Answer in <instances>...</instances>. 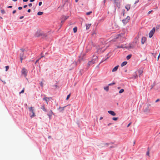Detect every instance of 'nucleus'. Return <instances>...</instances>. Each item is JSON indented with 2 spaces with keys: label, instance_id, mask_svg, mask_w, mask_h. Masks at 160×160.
Returning a JSON list of instances; mask_svg holds the SVG:
<instances>
[{
  "label": "nucleus",
  "instance_id": "obj_1",
  "mask_svg": "<svg viewBox=\"0 0 160 160\" xmlns=\"http://www.w3.org/2000/svg\"><path fill=\"white\" fill-rule=\"evenodd\" d=\"M150 104L147 105L143 109V112L146 114H148L150 113Z\"/></svg>",
  "mask_w": 160,
  "mask_h": 160
},
{
  "label": "nucleus",
  "instance_id": "obj_2",
  "mask_svg": "<svg viewBox=\"0 0 160 160\" xmlns=\"http://www.w3.org/2000/svg\"><path fill=\"white\" fill-rule=\"evenodd\" d=\"M97 58L98 57L97 56L93 55L92 60L88 62V66H89L94 63Z\"/></svg>",
  "mask_w": 160,
  "mask_h": 160
},
{
  "label": "nucleus",
  "instance_id": "obj_3",
  "mask_svg": "<svg viewBox=\"0 0 160 160\" xmlns=\"http://www.w3.org/2000/svg\"><path fill=\"white\" fill-rule=\"evenodd\" d=\"M29 111L32 113V114L31 115L30 117L31 118L36 116L34 112V107H31L28 108Z\"/></svg>",
  "mask_w": 160,
  "mask_h": 160
},
{
  "label": "nucleus",
  "instance_id": "obj_4",
  "mask_svg": "<svg viewBox=\"0 0 160 160\" xmlns=\"http://www.w3.org/2000/svg\"><path fill=\"white\" fill-rule=\"evenodd\" d=\"M130 19V17L128 16L126 18L123 19L122 22L124 24H126L129 22Z\"/></svg>",
  "mask_w": 160,
  "mask_h": 160
},
{
  "label": "nucleus",
  "instance_id": "obj_5",
  "mask_svg": "<svg viewBox=\"0 0 160 160\" xmlns=\"http://www.w3.org/2000/svg\"><path fill=\"white\" fill-rule=\"evenodd\" d=\"M155 31V28H153L152 29L150 32L149 33V36L150 38H151L153 36Z\"/></svg>",
  "mask_w": 160,
  "mask_h": 160
},
{
  "label": "nucleus",
  "instance_id": "obj_6",
  "mask_svg": "<svg viewBox=\"0 0 160 160\" xmlns=\"http://www.w3.org/2000/svg\"><path fill=\"white\" fill-rule=\"evenodd\" d=\"M115 3L116 4L117 6L119 8L120 7V3L119 0H114Z\"/></svg>",
  "mask_w": 160,
  "mask_h": 160
},
{
  "label": "nucleus",
  "instance_id": "obj_7",
  "mask_svg": "<svg viewBox=\"0 0 160 160\" xmlns=\"http://www.w3.org/2000/svg\"><path fill=\"white\" fill-rule=\"evenodd\" d=\"M22 74L24 75L25 76H26L27 75V71L26 70V69L24 68H22Z\"/></svg>",
  "mask_w": 160,
  "mask_h": 160
},
{
  "label": "nucleus",
  "instance_id": "obj_8",
  "mask_svg": "<svg viewBox=\"0 0 160 160\" xmlns=\"http://www.w3.org/2000/svg\"><path fill=\"white\" fill-rule=\"evenodd\" d=\"M53 114V113L52 111L50 110V111L49 112V113L47 114V115L49 116V118H51V117L52 116Z\"/></svg>",
  "mask_w": 160,
  "mask_h": 160
},
{
  "label": "nucleus",
  "instance_id": "obj_9",
  "mask_svg": "<svg viewBox=\"0 0 160 160\" xmlns=\"http://www.w3.org/2000/svg\"><path fill=\"white\" fill-rule=\"evenodd\" d=\"M108 112L113 116H115L116 115L115 112L112 111H108Z\"/></svg>",
  "mask_w": 160,
  "mask_h": 160
},
{
  "label": "nucleus",
  "instance_id": "obj_10",
  "mask_svg": "<svg viewBox=\"0 0 160 160\" xmlns=\"http://www.w3.org/2000/svg\"><path fill=\"white\" fill-rule=\"evenodd\" d=\"M146 38L145 37H143L142 38V40H141V43H142V44H143L144 42H145L146 41Z\"/></svg>",
  "mask_w": 160,
  "mask_h": 160
},
{
  "label": "nucleus",
  "instance_id": "obj_11",
  "mask_svg": "<svg viewBox=\"0 0 160 160\" xmlns=\"http://www.w3.org/2000/svg\"><path fill=\"white\" fill-rule=\"evenodd\" d=\"M130 7L131 5L129 4H128L126 5L125 6V8L127 9V10L128 11L130 10Z\"/></svg>",
  "mask_w": 160,
  "mask_h": 160
},
{
  "label": "nucleus",
  "instance_id": "obj_12",
  "mask_svg": "<svg viewBox=\"0 0 160 160\" xmlns=\"http://www.w3.org/2000/svg\"><path fill=\"white\" fill-rule=\"evenodd\" d=\"M50 99H51V98H48L46 97H45L43 99L45 100L47 104H48V102H49Z\"/></svg>",
  "mask_w": 160,
  "mask_h": 160
},
{
  "label": "nucleus",
  "instance_id": "obj_13",
  "mask_svg": "<svg viewBox=\"0 0 160 160\" xmlns=\"http://www.w3.org/2000/svg\"><path fill=\"white\" fill-rule=\"evenodd\" d=\"M91 23H88V24H86V29L87 30H88L90 28V27H91Z\"/></svg>",
  "mask_w": 160,
  "mask_h": 160
},
{
  "label": "nucleus",
  "instance_id": "obj_14",
  "mask_svg": "<svg viewBox=\"0 0 160 160\" xmlns=\"http://www.w3.org/2000/svg\"><path fill=\"white\" fill-rule=\"evenodd\" d=\"M23 55H24V53L23 52H22V53H21L20 54V59L21 62H22V61L23 60Z\"/></svg>",
  "mask_w": 160,
  "mask_h": 160
},
{
  "label": "nucleus",
  "instance_id": "obj_15",
  "mask_svg": "<svg viewBox=\"0 0 160 160\" xmlns=\"http://www.w3.org/2000/svg\"><path fill=\"white\" fill-rule=\"evenodd\" d=\"M118 67H119V66L118 65L116 67H115L112 70V72H115L116 71L118 68Z\"/></svg>",
  "mask_w": 160,
  "mask_h": 160
},
{
  "label": "nucleus",
  "instance_id": "obj_16",
  "mask_svg": "<svg viewBox=\"0 0 160 160\" xmlns=\"http://www.w3.org/2000/svg\"><path fill=\"white\" fill-rule=\"evenodd\" d=\"M66 107V106H65L64 107H59L58 108V109L60 110V111L61 112L62 111L64 110V108Z\"/></svg>",
  "mask_w": 160,
  "mask_h": 160
},
{
  "label": "nucleus",
  "instance_id": "obj_17",
  "mask_svg": "<svg viewBox=\"0 0 160 160\" xmlns=\"http://www.w3.org/2000/svg\"><path fill=\"white\" fill-rule=\"evenodd\" d=\"M138 72L139 73V77H140L141 75L143 73V71L142 70H139L138 71Z\"/></svg>",
  "mask_w": 160,
  "mask_h": 160
},
{
  "label": "nucleus",
  "instance_id": "obj_18",
  "mask_svg": "<svg viewBox=\"0 0 160 160\" xmlns=\"http://www.w3.org/2000/svg\"><path fill=\"white\" fill-rule=\"evenodd\" d=\"M127 62L125 61V62H122V64H121V66L122 67L126 65L127 64Z\"/></svg>",
  "mask_w": 160,
  "mask_h": 160
},
{
  "label": "nucleus",
  "instance_id": "obj_19",
  "mask_svg": "<svg viewBox=\"0 0 160 160\" xmlns=\"http://www.w3.org/2000/svg\"><path fill=\"white\" fill-rule=\"evenodd\" d=\"M41 108L44 111L46 112V110L44 106L43 105L41 106Z\"/></svg>",
  "mask_w": 160,
  "mask_h": 160
},
{
  "label": "nucleus",
  "instance_id": "obj_20",
  "mask_svg": "<svg viewBox=\"0 0 160 160\" xmlns=\"http://www.w3.org/2000/svg\"><path fill=\"white\" fill-rule=\"evenodd\" d=\"M73 32L74 33L76 32L77 31V27H75L73 28Z\"/></svg>",
  "mask_w": 160,
  "mask_h": 160
},
{
  "label": "nucleus",
  "instance_id": "obj_21",
  "mask_svg": "<svg viewBox=\"0 0 160 160\" xmlns=\"http://www.w3.org/2000/svg\"><path fill=\"white\" fill-rule=\"evenodd\" d=\"M68 17L63 16L62 17V19H63L64 20H65L67 19L68 18Z\"/></svg>",
  "mask_w": 160,
  "mask_h": 160
},
{
  "label": "nucleus",
  "instance_id": "obj_22",
  "mask_svg": "<svg viewBox=\"0 0 160 160\" xmlns=\"http://www.w3.org/2000/svg\"><path fill=\"white\" fill-rule=\"evenodd\" d=\"M132 55H129L127 56L126 58L127 60H129L131 57Z\"/></svg>",
  "mask_w": 160,
  "mask_h": 160
},
{
  "label": "nucleus",
  "instance_id": "obj_23",
  "mask_svg": "<svg viewBox=\"0 0 160 160\" xmlns=\"http://www.w3.org/2000/svg\"><path fill=\"white\" fill-rule=\"evenodd\" d=\"M138 38H135V41H134L133 43H135V44H136L137 43V42H138Z\"/></svg>",
  "mask_w": 160,
  "mask_h": 160
},
{
  "label": "nucleus",
  "instance_id": "obj_24",
  "mask_svg": "<svg viewBox=\"0 0 160 160\" xmlns=\"http://www.w3.org/2000/svg\"><path fill=\"white\" fill-rule=\"evenodd\" d=\"M43 13V12H38L37 14L38 15H42Z\"/></svg>",
  "mask_w": 160,
  "mask_h": 160
},
{
  "label": "nucleus",
  "instance_id": "obj_25",
  "mask_svg": "<svg viewBox=\"0 0 160 160\" xmlns=\"http://www.w3.org/2000/svg\"><path fill=\"white\" fill-rule=\"evenodd\" d=\"M104 90L106 91H108V90L109 88L108 86L104 87Z\"/></svg>",
  "mask_w": 160,
  "mask_h": 160
},
{
  "label": "nucleus",
  "instance_id": "obj_26",
  "mask_svg": "<svg viewBox=\"0 0 160 160\" xmlns=\"http://www.w3.org/2000/svg\"><path fill=\"white\" fill-rule=\"evenodd\" d=\"M149 151H150V150L149 149V148H148V151L147 152L146 154H147V155L148 156H149Z\"/></svg>",
  "mask_w": 160,
  "mask_h": 160
},
{
  "label": "nucleus",
  "instance_id": "obj_27",
  "mask_svg": "<svg viewBox=\"0 0 160 160\" xmlns=\"http://www.w3.org/2000/svg\"><path fill=\"white\" fill-rule=\"evenodd\" d=\"M1 13H2V14H4L5 13V12L3 9H2L1 10Z\"/></svg>",
  "mask_w": 160,
  "mask_h": 160
},
{
  "label": "nucleus",
  "instance_id": "obj_28",
  "mask_svg": "<svg viewBox=\"0 0 160 160\" xmlns=\"http://www.w3.org/2000/svg\"><path fill=\"white\" fill-rule=\"evenodd\" d=\"M124 91V90L123 89H121L119 91V93H122Z\"/></svg>",
  "mask_w": 160,
  "mask_h": 160
},
{
  "label": "nucleus",
  "instance_id": "obj_29",
  "mask_svg": "<svg viewBox=\"0 0 160 160\" xmlns=\"http://www.w3.org/2000/svg\"><path fill=\"white\" fill-rule=\"evenodd\" d=\"M92 13V11H90L89 12H87L86 13V14L87 15H89L91 13Z\"/></svg>",
  "mask_w": 160,
  "mask_h": 160
},
{
  "label": "nucleus",
  "instance_id": "obj_30",
  "mask_svg": "<svg viewBox=\"0 0 160 160\" xmlns=\"http://www.w3.org/2000/svg\"><path fill=\"white\" fill-rule=\"evenodd\" d=\"M25 88H24L22 90V91L19 92V94H21V93H23L24 92Z\"/></svg>",
  "mask_w": 160,
  "mask_h": 160
},
{
  "label": "nucleus",
  "instance_id": "obj_31",
  "mask_svg": "<svg viewBox=\"0 0 160 160\" xmlns=\"http://www.w3.org/2000/svg\"><path fill=\"white\" fill-rule=\"evenodd\" d=\"M70 94H69L67 96V97L66 99V100H67L69 99V98L70 97Z\"/></svg>",
  "mask_w": 160,
  "mask_h": 160
},
{
  "label": "nucleus",
  "instance_id": "obj_32",
  "mask_svg": "<svg viewBox=\"0 0 160 160\" xmlns=\"http://www.w3.org/2000/svg\"><path fill=\"white\" fill-rule=\"evenodd\" d=\"M118 118H115V117H114V118H112V119L113 120H114V121H116V120H117L118 119Z\"/></svg>",
  "mask_w": 160,
  "mask_h": 160
},
{
  "label": "nucleus",
  "instance_id": "obj_33",
  "mask_svg": "<svg viewBox=\"0 0 160 160\" xmlns=\"http://www.w3.org/2000/svg\"><path fill=\"white\" fill-rule=\"evenodd\" d=\"M9 66H6L5 67V68H6V71H7L8 69H9Z\"/></svg>",
  "mask_w": 160,
  "mask_h": 160
},
{
  "label": "nucleus",
  "instance_id": "obj_34",
  "mask_svg": "<svg viewBox=\"0 0 160 160\" xmlns=\"http://www.w3.org/2000/svg\"><path fill=\"white\" fill-rule=\"evenodd\" d=\"M115 84V83L114 82H113L112 83H110L108 84V85L109 86H111V85H114Z\"/></svg>",
  "mask_w": 160,
  "mask_h": 160
},
{
  "label": "nucleus",
  "instance_id": "obj_35",
  "mask_svg": "<svg viewBox=\"0 0 160 160\" xmlns=\"http://www.w3.org/2000/svg\"><path fill=\"white\" fill-rule=\"evenodd\" d=\"M137 77H138V76L137 75H136L135 76H133L132 78H134V79H135V78H137Z\"/></svg>",
  "mask_w": 160,
  "mask_h": 160
},
{
  "label": "nucleus",
  "instance_id": "obj_36",
  "mask_svg": "<svg viewBox=\"0 0 160 160\" xmlns=\"http://www.w3.org/2000/svg\"><path fill=\"white\" fill-rule=\"evenodd\" d=\"M159 101H160V99H157L155 101V102H159Z\"/></svg>",
  "mask_w": 160,
  "mask_h": 160
},
{
  "label": "nucleus",
  "instance_id": "obj_37",
  "mask_svg": "<svg viewBox=\"0 0 160 160\" xmlns=\"http://www.w3.org/2000/svg\"><path fill=\"white\" fill-rule=\"evenodd\" d=\"M132 122H130L127 125V127H128L130 126V125L131 124Z\"/></svg>",
  "mask_w": 160,
  "mask_h": 160
},
{
  "label": "nucleus",
  "instance_id": "obj_38",
  "mask_svg": "<svg viewBox=\"0 0 160 160\" xmlns=\"http://www.w3.org/2000/svg\"><path fill=\"white\" fill-rule=\"evenodd\" d=\"M139 0H137L135 2L134 4H136V3H138L139 2Z\"/></svg>",
  "mask_w": 160,
  "mask_h": 160
},
{
  "label": "nucleus",
  "instance_id": "obj_39",
  "mask_svg": "<svg viewBox=\"0 0 160 160\" xmlns=\"http://www.w3.org/2000/svg\"><path fill=\"white\" fill-rule=\"evenodd\" d=\"M28 6H29V7H31V6H32V3H29V4H28Z\"/></svg>",
  "mask_w": 160,
  "mask_h": 160
},
{
  "label": "nucleus",
  "instance_id": "obj_40",
  "mask_svg": "<svg viewBox=\"0 0 160 160\" xmlns=\"http://www.w3.org/2000/svg\"><path fill=\"white\" fill-rule=\"evenodd\" d=\"M42 4V2H40L39 3V6H40Z\"/></svg>",
  "mask_w": 160,
  "mask_h": 160
},
{
  "label": "nucleus",
  "instance_id": "obj_41",
  "mask_svg": "<svg viewBox=\"0 0 160 160\" xmlns=\"http://www.w3.org/2000/svg\"><path fill=\"white\" fill-rule=\"evenodd\" d=\"M152 11V10L149 11L148 12V14H149Z\"/></svg>",
  "mask_w": 160,
  "mask_h": 160
},
{
  "label": "nucleus",
  "instance_id": "obj_42",
  "mask_svg": "<svg viewBox=\"0 0 160 160\" xmlns=\"http://www.w3.org/2000/svg\"><path fill=\"white\" fill-rule=\"evenodd\" d=\"M18 9L19 10H21L22 9V7H20L18 8Z\"/></svg>",
  "mask_w": 160,
  "mask_h": 160
},
{
  "label": "nucleus",
  "instance_id": "obj_43",
  "mask_svg": "<svg viewBox=\"0 0 160 160\" xmlns=\"http://www.w3.org/2000/svg\"><path fill=\"white\" fill-rule=\"evenodd\" d=\"M40 59V58H39L36 61V62H35V63H37V62Z\"/></svg>",
  "mask_w": 160,
  "mask_h": 160
},
{
  "label": "nucleus",
  "instance_id": "obj_44",
  "mask_svg": "<svg viewBox=\"0 0 160 160\" xmlns=\"http://www.w3.org/2000/svg\"><path fill=\"white\" fill-rule=\"evenodd\" d=\"M16 12V10H14V11H13V12H12V13L13 14H14Z\"/></svg>",
  "mask_w": 160,
  "mask_h": 160
},
{
  "label": "nucleus",
  "instance_id": "obj_45",
  "mask_svg": "<svg viewBox=\"0 0 160 160\" xmlns=\"http://www.w3.org/2000/svg\"><path fill=\"white\" fill-rule=\"evenodd\" d=\"M21 50L22 51V52H23L25 50L24 49H21Z\"/></svg>",
  "mask_w": 160,
  "mask_h": 160
},
{
  "label": "nucleus",
  "instance_id": "obj_46",
  "mask_svg": "<svg viewBox=\"0 0 160 160\" xmlns=\"http://www.w3.org/2000/svg\"><path fill=\"white\" fill-rule=\"evenodd\" d=\"M116 146H117V145H116L115 146H111V147H110V148H115V147H116Z\"/></svg>",
  "mask_w": 160,
  "mask_h": 160
},
{
  "label": "nucleus",
  "instance_id": "obj_47",
  "mask_svg": "<svg viewBox=\"0 0 160 160\" xmlns=\"http://www.w3.org/2000/svg\"><path fill=\"white\" fill-rule=\"evenodd\" d=\"M24 17L23 16H21L20 17V19H22Z\"/></svg>",
  "mask_w": 160,
  "mask_h": 160
},
{
  "label": "nucleus",
  "instance_id": "obj_48",
  "mask_svg": "<svg viewBox=\"0 0 160 160\" xmlns=\"http://www.w3.org/2000/svg\"><path fill=\"white\" fill-rule=\"evenodd\" d=\"M124 12H125V10H123V14H122V15H123V16L124 15V14H125V13Z\"/></svg>",
  "mask_w": 160,
  "mask_h": 160
},
{
  "label": "nucleus",
  "instance_id": "obj_49",
  "mask_svg": "<svg viewBox=\"0 0 160 160\" xmlns=\"http://www.w3.org/2000/svg\"><path fill=\"white\" fill-rule=\"evenodd\" d=\"M112 143H113L111 142V143H107L106 144L107 145H108L111 144H112Z\"/></svg>",
  "mask_w": 160,
  "mask_h": 160
},
{
  "label": "nucleus",
  "instance_id": "obj_50",
  "mask_svg": "<svg viewBox=\"0 0 160 160\" xmlns=\"http://www.w3.org/2000/svg\"><path fill=\"white\" fill-rule=\"evenodd\" d=\"M130 48H133L134 47V46H131V45H130Z\"/></svg>",
  "mask_w": 160,
  "mask_h": 160
},
{
  "label": "nucleus",
  "instance_id": "obj_51",
  "mask_svg": "<svg viewBox=\"0 0 160 160\" xmlns=\"http://www.w3.org/2000/svg\"><path fill=\"white\" fill-rule=\"evenodd\" d=\"M31 12V9H29L28 10V12Z\"/></svg>",
  "mask_w": 160,
  "mask_h": 160
},
{
  "label": "nucleus",
  "instance_id": "obj_52",
  "mask_svg": "<svg viewBox=\"0 0 160 160\" xmlns=\"http://www.w3.org/2000/svg\"><path fill=\"white\" fill-rule=\"evenodd\" d=\"M40 85L42 87L43 86V83L42 82H41L40 83Z\"/></svg>",
  "mask_w": 160,
  "mask_h": 160
},
{
  "label": "nucleus",
  "instance_id": "obj_53",
  "mask_svg": "<svg viewBox=\"0 0 160 160\" xmlns=\"http://www.w3.org/2000/svg\"><path fill=\"white\" fill-rule=\"evenodd\" d=\"M27 5H25L24 6L23 8H26L27 7Z\"/></svg>",
  "mask_w": 160,
  "mask_h": 160
},
{
  "label": "nucleus",
  "instance_id": "obj_54",
  "mask_svg": "<svg viewBox=\"0 0 160 160\" xmlns=\"http://www.w3.org/2000/svg\"><path fill=\"white\" fill-rule=\"evenodd\" d=\"M28 1V0H23V2H27Z\"/></svg>",
  "mask_w": 160,
  "mask_h": 160
},
{
  "label": "nucleus",
  "instance_id": "obj_55",
  "mask_svg": "<svg viewBox=\"0 0 160 160\" xmlns=\"http://www.w3.org/2000/svg\"><path fill=\"white\" fill-rule=\"evenodd\" d=\"M12 6H8V8H12Z\"/></svg>",
  "mask_w": 160,
  "mask_h": 160
},
{
  "label": "nucleus",
  "instance_id": "obj_56",
  "mask_svg": "<svg viewBox=\"0 0 160 160\" xmlns=\"http://www.w3.org/2000/svg\"><path fill=\"white\" fill-rule=\"evenodd\" d=\"M103 118L102 117H101L100 118V120H101Z\"/></svg>",
  "mask_w": 160,
  "mask_h": 160
},
{
  "label": "nucleus",
  "instance_id": "obj_57",
  "mask_svg": "<svg viewBox=\"0 0 160 160\" xmlns=\"http://www.w3.org/2000/svg\"><path fill=\"white\" fill-rule=\"evenodd\" d=\"M35 1V0H30V2H33Z\"/></svg>",
  "mask_w": 160,
  "mask_h": 160
},
{
  "label": "nucleus",
  "instance_id": "obj_58",
  "mask_svg": "<svg viewBox=\"0 0 160 160\" xmlns=\"http://www.w3.org/2000/svg\"><path fill=\"white\" fill-rule=\"evenodd\" d=\"M112 124L111 123H109L108 124V126H109V125H111Z\"/></svg>",
  "mask_w": 160,
  "mask_h": 160
},
{
  "label": "nucleus",
  "instance_id": "obj_59",
  "mask_svg": "<svg viewBox=\"0 0 160 160\" xmlns=\"http://www.w3.org/2000/svg\"><path fill=\"white\" fill-rule=\"evenodd\" d=\"M78 0H75V1L76 2H77L78 1Z\"/></svg>",
  "mask_w": 160,
  "mask_h": 160
},
{
  "label": "nucleus",
  "instance_id": "obj_60",
  "mask_svg": "<svg viewBox=\"0 0 160 160\" xmlns=\"http://www.w3.org/2000/svg\"><path fill=\"white\" fill-rule=\"evenodd\" d=\"M43 57H44V56L42 55L41 57V58H42Z\"/></svg>",
  "mask_w": 160,
  "mask_h": 160
},
{
  "label": "nucleus",
  "instance_id": "obj_61",
  "mask_svg": "<svg viewBox=\"0 0 160 160\" xmlns=\"http://www.w3.org/2000/svg\"><path fill=\"white\" fill-rule=\"evenodd\" d=\"M14 2H16L17 1V0H12Z\"/></svg>",
  "mask_w": 160,
  "mask_h": 160
},
{
  "label": "nucleus",
  "instance_id": "obj_62",
  "mask_svg": "<svg viewBox=\"0 0 160 160\" xmlns=\"http://www.w3.org/2000/svg\"><path fill=\"white\" fill-rule=\"evenodd\" d=\"M135 141H134L133 142V144H134V145L135 144Z\"/></svg>",
  "mask_w": 160,
  "mask_h": 160
},
{
  "label": "nucleus",
  "instance_id": "obj_63",
  "mask_svg": "<svg viewBox=\"0 0 160 160\" xmlns=\"http://www.w3.org/2000/svg\"><path fill=\"white\" fill-rule=\"evenodd\" d=\"M118 89H119L120 88V87H118Z\"/></svg>",
  "mask_w": 160,
  "mask_h": 160
},
{
  "label": "nucleus",
  "instance_id": "obj_64",
  "mask_svg": "<svg viewBox=\"0 0 160 160\" xmlns=\"http://www.w3.org/2000/svg\"><path fill=\"white\" fill-rule=\"evenodd\" d=\"M2 17L0 16V19H2Z\"/></svg>",
  "mask_w": 160,
  "mask_h": 160
}]
</instances>
